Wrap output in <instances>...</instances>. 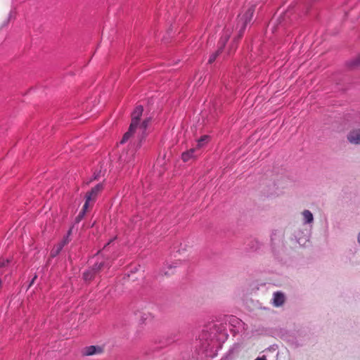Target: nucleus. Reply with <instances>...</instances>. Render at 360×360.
<instances>
[{
	"label": "nucleus",
	"instance_id": "9",
	"mask_svg": "<svg viewBox=\"0 0 360 360\" xmlns=\"http://www.w3.org/2000/svg\"><path fill=\"white\" fill-rule=\"evenodd\" d=\"M347 141L354 145H360V129L350 131L347 136Z\"/></svg>",
	"mask_w": 360,
	"mask_h": 360
},
{
	"label": "nucleus",
	"instance_id": "11",
	"mask_svg": "<svg viewBox=\"0 0 360 360\" xmlns=\"http://www.w3.org/2000/svg\"><path fill=\"white\" fill-rule=\"evenodd\" d=\"M302 215L303 217V223L304 224H310L314 221V216L311 212L309 210H304L302 212Z\"/></svg>",
	"mask_w": 360,
	"mask_h": 360
},
{
	"label": "nucleus",
	"instance_id": "13",
	"mask_svg": "<svg viewBox=\"0 0 360 360\" xmlns=\"http://www.w3.org/2000/svg\"><path fill=\"white\" fill-rule=\"evenodd\" d=\"M96 275L97 274L94 273V271L89 268L83 273V278L86 281H90L94 279Z\"/></svg>",
	"mask_w": 360,
	"mask_h": 360
},
{
	"label": "nucleus",
	"instance_id": "1",
	"mask_svg": "<svg viewBox=\"0 0 360 360\" xmlns=\"http://www.w3.org/2000/svg\"><path fill=\"white\" fill-rule=\"evenodd\" d=\"M227 337L226 326L224 324H214L209 331L203 330L200 335V341H204L201 343L202 349L207 352L214 347L215 342H224Z\"/></svg>",
	"mask_w": 360,
	"mask_h": 360
},
{
	"label": "nucleus",
	"instance_id": "5",
	"mask_svg": "<svg viewBox=\"0 0 360 360\" xmlns=\"http://www.w3.org/2000/svg\"><path fill=\"white\" fill-rule=\"evenodd\" d=\"M95 259L94 264L89 267L96 274H98L101 271L105 269H109L111 266L110 262L108 259L101 257L99 255L93 258Z\"/></svg>",
	"mask_w": 360,
	"mask_h": 360
},
{
	"label": "nucleus",
	"instance_id": "7",
	"mask_svg": "<svg viewBox=\"0 0 360 360\" xmlns=\"http://www.w3.org/2000/svg\"><path fill=\"white\" fill-rule=\"evenodd\" d=\"M149 122L150 119H146L141 123L139 122L138 127L135 129V131L139 130V142L136 144V150L141 147V141L145 137L146 131L147 129Z\"/></svg>",
	"mask_w": 360,
	"mask_h": 360
},
{
	"label": "nucleus",
	"instance_id": "26",
	"mask_svg": "<svg viewBox=\"0 0 360 360\" xmlns=\"http://www.w3.org/2000/svg\"><path fill=\"white\" fill-rule=\"evenodd\" d=\"M357 242L360 245V232L357 235Z\"/></svg>",
	"mask_w": 360,
	"mask_h": 360
},
{
	"label": "nucleus",
	"instance_id": "15",
	"mask_svg": "<svg viewBox=\"0 0 360 360\" xmlns=\"http://www.w3.org/2000/svg\"><path fill=\"white\" fill-rule=\"evenodd\" d=\"M177 265V262H174L173 264H167L166 266L163 269V273L165 275H171L174 273L172 269L176 268Z\"/></svg>",
	"mask_w": 360,
	"mask_h": 360
},
{
	"label": "nucleus",
	"instance_id": "14",
	"mask_svg": "<svg viewBox=\"0 0 360 360\" xmlns=\"http://www.w3.org/2000/svg\"><path fill=\"white\" fill-rule=\"evenodd\" d=\"M72 228H70L67 233L64 236L63 238L58 243L60 245H61L63 248L68 244L70 241V236L72 234Z\"/></svg>",
	"mask_w": 360,
	"mask_h": 360
},
{
	"label": "nucleus",
	"instance_id": "27",
	"mask_svg": "<svg viewBox=\"0 0 360 360\" xmlns=\"http://www.w3.org/2000/svg\"><path fill=\"white\" fill-rule=\"evenodd\" d=\"M131 153H132V155H134V150H131Z\"/></svg>",
	"mask_w": 360,
	"mask_h": 360
},
{
	"label": "nucleus",
	"instance_id": "17",
	"mask_svg": "<svg viewBox=\"0 0 360 360\" xmlns=\"http://www.w3.org/2000/svg\"><path fill=\"white\" fill-rule=\"evenodd\" d=\"M63 248L58 243L51 250L50 256L53 258L56 257L60 252Z\"/></svg>",
	"mask_w": 360,
	"mask_h": 360
},
{
	"label": "nucleus",
	"instance_id": "19",
	"mask_svg": "<svg viewBox=\"0 0 360 360\" xmlns=\"http://www.w3.org/2000/svg\"><path fill=\"white\" fill-rule=\"evenodd\" d=\"M87 209H88V207L85 208V203H84L82 210L80 211V212L79 213V214L77 215V217L75 219L76 222H79L82 219V218L84 217V216L86 214Z\"/></svg>",
	"mask_w": 360,
	"mask_h": 360
},
{
	"label": "nucleus",
	"instance_id": "20",
	"mask_svg": "<svg viewBox=\"0 0 360 360\" xmlns=\"http://www.w3.org/2000/svg\"><path fill=\"white\" fill-rule=\"evenodd\" d=\"M229 321L232 325L240 323V320L235 316H230L229 318Z\"/></svg>",
	"mask_w": 360,
	"mask_h": 360
},
{
	"label": "nucleus",
	"instance_id": "23",
	"mask_svg": "<svg viewBox=\"0 0 360 360\" xmlns=\"http://www.w3.org/2000/svg\"><path fill=\"white\" fill-rule=\"evenodd\" d=\"M175 340H176L175 337H174L172 338H169V340H167L166 344H167V345L171 344L172 342H174Z\"/></svg>",
	"mask_w": 360,
	"mask_h": 360
},
{
	"label": "nucleus",
	"instance_id": "18",
	"mask_svg": "<svg viewBox=\"0 0 360 360\" xmlns=\"http://www.w3.org/2000/svg\"><path fill=\"white\" fill-rule=\"evenodd\" d=\"M348 65L351 68H357L360 66V55L357 56L355 59L349 61L348 63Z\"/></svg>",
	"mask_w": 360,
	"mask_h": 360
},
{
	"label": "nucleus",
	"instance_id": "24",
	"mask_svg": "<svg viewBox=\"0 0 360 360\" xmlns=\"http://www.w3.org/2000/svg\"><path fill=\"white\" fill-rule=\"evenodd\" d=\"M255 360H266V356H263L262 357H257V359H255Z\"/></svg>",
	"mask_w": 360,
	"mask_h": 360
},
{
	"label": "nucleus",
	"instance_id": "22",
	"mask_svg": "<svg viewBox=\"0 0 360 360\" xmlns=\"http://www.w3.org/2000/svg\"><path fill=\"white\" fill-rule=\"evenodd\" d=\"M354 122L355 124L360 125V112H358L355 115L354 117Z\"/></svg>",
	"mask_w": 360,
	"mask_h": 360
},
{
	"label": "nucleus",
	"instance_id": "4",
	"mask_svg": "<svg viewBox=\"0 0 360 360\" xmlns=\"http://www.w3.org/2000/svg\"><path fill=\"white\" fill-rule=\"evenodd\" d=\"M233 32V28L231 27L226 26L224 30H223L222 35L219 41L218 44V50L212 53L208 60L209 63H212L217 58V57L219 56V54L222 51L223 49L224 48L226 42L228 41L229 39L230 38L231 34Z\"/></svg>",
	"mask_w": 360,
	"mask_h": 360
},
{
	"label": "nucleus",
	"instance_id": "8",
	"mask_svg": "<svg viewBox=\"0 0 360 360\" xmlns=\"http://www.w3.org/2000/svg\"><path fill=\"white\" fill-rule=\"evenodd\" d=\"M103 351V349L101 346L91 345L84 347L82 350V354L83 356H92L101 354Z\"/></svg>",
	"mask_w": 360,
	"mask_h": 360
},
{
	"label": "nucleus",
	"instance_id": "3",
	"mask_svg": "<svg viewBox=\"0 0 360 360\" xmlns=\"http://www.w3.org/2000/svg\"><path fill=\"white\" fill-rule=\"evenodd\" d=\"M143 111V108L142 105H138L134 110L131 114V122L129 126L128 131H127L122 140L120 141V143L123 144L127 142L129 138L132 136V134L135 132V129L138 127L139 122L140 120V117H141Z\"/></svg>",
	"mask_w": 360,
	"mask_h": 360
},
{
	"label": "nucleus",
	"instance_id": "2",
	"mask_svg": "<svg viewBox=\"0 0 360 360\" xmlns=\"http://www.w3.org/2000/svg\"><path fill=\"white\" fill-rule=\"evenodd\" d=\"M255 6H251L247 11L242 15H239L237 20V25L236 31L237 32L236 36L233 37L231 42V47L229 50V54H231L237 47V43L243 36L247 25L251 22L253 14L255 13Z\"/></svg>",
	"mask_w": 360,
	"mask_h": 360
},
{
	"label": "nucleus",
	"instance_id": "21",
	"mask_svg": "<svg viewBox=\"0 0 360 360\" xmlns=\"http://www.w3.org/2000/svg\"><path fill=\"white\" fill-rule=\"evenodd\" d=\"M10 262V260L8 259L2 258L0 259V267H4L8 265Z\"/></svg>",
	"mask_w": 360,
	"mask_h": 360
},
{
	"label": "nucleus",
	"instance_id": "10",
	"mask_svg": "<svg viewBox=\"0 0 360 360\" xmlns=\"http://www.w3.org/2000/svg\"><path fill=\"white\" fill-rule=\"evenodd\" d=\"M285 300V295L282 292L277 291L273 294L272 304L274 307H278L284 304Z\"/></svg>",
	"mask_w": 360,
	"mask_h": 360
},
{
	"label": "nucleus",
	"instance_id": "6",
	"mask_svg": "<svg viewBox=\"0 0 360 360\" xmlns=\"http://www.w3.org/2000/svg\"><path fill=\"white\" fill-rule=\"evenodd\" d=\"M103 184L100 183L93 187L90 191L87 192L85 195V208L89 207V202L95 200L98 194L103 190Z\"/></svg>",
	"mask_w": 360,
	"mask_h": 360
},
{
	"label": "nucleus",
	"instance_id": "12",
	"mask_svg": "<svg viewBox=\"0 0 360 360\" xmlns=\"http://www.w3.org/2000/svg\"><path fill=\"white\" fill-rule=\"evenodd\" d=\"M196 151V148H191L190 150L184 152L181 155V158L184 162H187L190 160L192 158L195 156L194 153Z\"/></svg>",
	"mask_w": 360,
	"mask_h": 360
},
{
	"label": "nucleus",
	"instance_id": "25",
	"mask_svg": "<svg viewBox=\"0 0 360 360\" xmlns=\"http://www.w3.org/2000/svg\"><path fill=\"white\" fill-rule=\"evenodd\" d=\"M36 278H37V276H35L32 279V281H30V285H29V287H30V286L34 283V280L36 279Z\"/></svg>",
	"mask_w": 360,
	"mask_h": 360
},
{
	"label": "nucleus",
	"instance_id": "16",
	"mask_svg": "<svg viewBox=\"0 0 360 360\" xmlns=\"http://www.w3.org/2000/svg\"><path fill=\"white\" fill-rule=\"evenodd\" d=\"M210 136L207 135L202 136L198 140L197 143V148H200L208 142Z\"/></svg>",
	"mask_w": 360,
	"mask_h": 360
}]
</instances>
